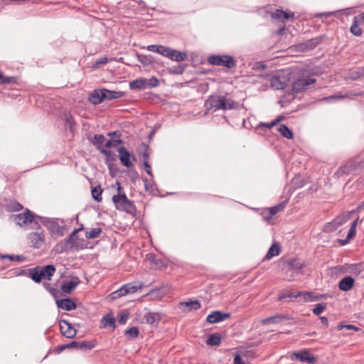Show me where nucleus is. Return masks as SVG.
<instances>
[{
    "label": "nucleus",
    "instance_id": "nucleus-1",
    "mask_svg": "<svg viewBox=\"0 0 364 364\" xmlns=\"http://www.w3.org/2000/svg\"><path fill=\"white\" fill-rule=\"evenodd\" d=\"M117 188V194L112 196V201L115 205V208L122 211L127 213H132L135 210V206L134 203L127 198L126 194L122 191V188L119 182H116Z\"/></svg>",
    "mask_w": 364,
    "mask_h": 364
},
{
    "label": "nucleus",
    "instance_id": "nucleus-45",
    "mask_svg": "<svg viewBox=\"0 0 364 364\" xmlns=\"http://www.w3.org/2000/svg\"><path fill=\"white\" fill-rule=\"evenodd\" d=\"M9 208L11 211H18L23 208V206L19 203L13 202L9 205Z\"/></svg>",
    "mask_w": 364,
    "mask_h": 364
},
{
    "label": "nucleus",
    "instance_id": "nucleus-28",
    "mask_svg": "<svg viewBox=\"0 0 364 364\" xmlns=\"http://www.w3.org/2000/svg\"><path fill=\"white\" fill-rule=\"evenodd\" d=\"M350 32L356 36H360L363 34V31L358 26V20L357 16L353 18V23L350 26Z\"/></svg>",
    "mask_w": 364,
    "mask_h": 364
},
{
    "label": "nucleus",
    "instance_id": "nucleus-35",
    "mask_svg": "<svg viewBox=\"0 0 364 364\" xmlns=\"http://www.w3.org/2000/svg\"><path fill=\"white\" fill-rule=\"evenodd\" d=\"M304 264L297 261H291L289 263V271L296 272V273H299L301 269L303 268Z\"/></svg>",
    "mask_w": 364,
    "mask_h": 364
},
{
    "label": "nucleus",
    "instance_id": "nucleus-19",
    "mask_svg": "<svg viewBox=\"0 0 364 364\" xmlns=\"http://www.w3.org/2000/svg\"><path fill=\"white\" fill-rule=\"evenodd\" d=\"M269 81L270 82L271 87L274 90H282L285 87V81L280 79L277 75H269Z\"/></svg>",
    "mask_w": 364,
    "mask_h": 364
},
{
    "label": "nucleus",
    "instance_id": "nucleus-61",
    "mask_svg": "<svg viewBox=\"0 0 364 364\" xmlns=\"http://www.w3.org/2000/svg\"><path fill=\"white\" fill-rule=\"evenodd\" d=\"M333 13H327V14H326L324 15L326 16H331V15H333Z\"/></svg>",
    "mask_w": 364,
    "mask_h": 364
},
{
    "label": "nucleus",
    "instance_id": "nucleus-14",
    "mask_svg": "<svg viewBox=\"0 0 364 364\" xmlns=\"http://www.w3.org/2000/svg\"><path fill=\"white\" fill-rule=\"evenodd\" d=\"M105 141V138L103 135L96 134L93 137L92 143L102 154L109 156L110 154V151H109L107 149L103 148L102 146Z\"/></svg>",
    "mask_w": 364,
    "mask_h": 364
},
{
    "label": "nucleus",
    "instance_id": "nucleus-37",
    "mask_svg": "<svg viewBox=\"0 0 364 364\" xmlns=\"http://www.w3.org/2000/svg\"><path fill=\"white\" fill-rule=\"evenodd\" d=\"M31 278L33 281H35L36 282H40L41 281L42 279H43V274L41 272V269H36L35 270H33L31 273Z\"/></svg>",
    "mask_w": 364,
    "mask_h": 364
},
{
    "label": "nucleus",
    "instance_id": "nucleus-7",
    "mask_svg": "<svg viewBox=\"0 0 364 364\" xmlns=\"http://www.w3.org/2000/svg\"><path fill=\"white\" fill-rule=\"evenodd\" d=\"M291 360H299L309 364H314L316 361V357L307 350L295 352L290 355Z\"/></svg>",
    "mask_w": 364,
    "mask_h": 364
},
{
    "label": "nucleus",
    "instance_id": "nucleus-12",
    "mask_svg": "<svg viewBox=\"0 0 364 364\" xmlns=\"http://www.w3.org/2000/svg\"><path fill=\"white\" fill-rule=\"evenodd\" d=\"M349 218H350V214L345 215V216L338 218L332 223L327 224L325 226V230L326 231H333V230H336L339 226L342 225L346 222H347L349 220Z\"/></svg>",
    "mask_w": 364,
    "mask_h": 364
},
{
    "label": "nucleus",
    "instance_id": "nucleus-2",
    "mask_svg": "<svg viewBox=\"0 0 364 364\" xmlns=\"http://www.w3.org/2000/svg\"><path fill=\"white\" fill-rule=\"evenodd\" d=\"M208 109L226 110L232 109L235 107V102L230 99L222 96L210 97L205 103Z\"/></svg>",
    "mask_w": 364,
    "mask_h": 364
},
{
    "label": "nucleus",
    "instance_id": "nucleus-48",
    "mask_svg": "<svg viewBox=\"0 0 364 364\" xmlns=\"http://www.w3.org/2000/svg\"><path fill=\"white\" fill-rule=\"evenodd\" d=\"M343 328H346L347 330H354V331L358 330V328L353 325L348 324V325H338V330H342Z\"/></svg>",
    "mask_w": 364,
    "mask_h": 364
},
{
    "label": "nucleus",
    "instance_id": "nucleus-21",
    "mask_svg": "<svg viewBox=\"0 0 364 364\" xmlns=\"http://www.w3.org/2000/svg\"><path fill=\"white\" fill-rule=\"evenodd\" d=\"M354 284V279L351 277H346L340 282L338 287L342 291H349Z\"/></svg>",
    "mask_w": 364,
    "mask_h": 364
},
{
    "label": "nucleus",
    "instance_id": "nucleus-62",
    "mask_svg": "<svg viewBox=\"0 0 364 364\" xmlns=\"http://www.w3.org/2000/svg\"><path fill=\"white\" fill-rule=\"evenodd\" d=\"M363 205H364V201H363Z\"/></svg>",
    "mask_w": 364,
    "mask_h": 364
},
{
    "label": "nucleus",
    "instance_id": "nucleus-24",
    "mask_svg": "<svg viewBox=\"0 0 364 364\" xmlns=\"http://www.w3.org/2000/svg\"><path fill=\"white\" fill-rule=\"evenodd\" d=\"M131 90H144L146 89V78H139L129 82Z\"/></svg>",
    "mask_w": 364,
    "mask_h": 364
},
{
    "label": "nucleus",
    "instance_id": "nucleus-27",
    "mask_svg": "<svg viewBox=\"0 0 364 364\" xmlns=\"http://www.w3.org/2000/svg\"><path fill=\"white\" fill-rule=\"evenodd\" d=\"M43 274V279H50L53 275L55 268L53 265H47L41 269Z\"/></svg>",
    "mask_w": 364,
    "mask_h": 364
},
{
    "label": "nucleus",
    "instance_id": "nucleus-54",
    "mask_svg": "<svg viewBox=\"0 0 364 364\" xmlns=\"http://www.w3.org/2000/svg\"><path fill=\"white\" fill-rule=\"evenodd\" d=\"M144 170L150 176H152V173H151V166H149V164H148L147 161H145L144 164Z\"/></svg>",
    "mask_w": 364,
    "mask_h": 364
},
{
    "label": "nucleus",
    "instance_id": "nucleus-53",
    "mask_svg": "<svg viewBox=\"0 0 364 364\" xmlns=\"http://www.w3.org/2000/svg\"><path fill=\"white\" fill-rule=\"evenodd\" d=\"M234 364H245L241 356L239 354L235 355Z\"/></svg>",
    "mask_w": 364,
    "mask_h": 364
},
{
    "label": "nucleus",
    "instance_id": "nucleus-32",
    "mask_svg": "<svg viewBox=\"0 0 364 364\" xmlns=\"http://www.w3.org/2000/svg\"><path fill=\"white\" fill-rule=\"evenodd\" d=\"M282 316L280 315H275L274 316H271L267 318H264L262 321V323L264 325H267L270 323H278L282 321Z\"/></svg>",
    "mask_w": 364,
    "mask_h": 364
},
{
    "label": "nucleus",
    "instance_id": "nucleus-23",
    "mask_svg": "<svg viewBox=\"0 0 364 364\" xmlns=\"http://www.w3.org/2000/svg\"><path fill=\"white\" fill-rule=\"evenodd\" d=\"M124 95L122 92L111 91L107 89H102V94L101 96L104 97V99L113 100L122 97Z\"/></svg>",
    "mask_w": 364,
    "mask_h": 364
},
{
    "label": "nucleus",
    "instance_id": "nucleus-13",
    "mask_svg": "<svg viewBox=\"0 0 364 364\" xmlns=\"http://www.w3.org/2000/svg\"><path fill=\"white\" fill-rule=\"evenodd\" d=\"M28 239L32 245L36 248L41 247L44 243V235L40 232H31Z\"/></svg>",
    "mask_w": 364,
    "mask_h": 364
},
{
    "label": "nucleus",
    "instance_id": "nucleus-50",
    "mask_svg": "<svg viewBox=\"0 0 364 364\" xmlns=\"http://www.w3.org/2000/svg\"><path fill=\"white\" fill-rule=\"evenodd\" d=\"M64 117H65V119L67 122V123H68L70 124V127H72L73 124L74 122L73 116L70 113H65Z\"/></svg>",
    "mask_w": 364,
    "mask_h": 364
},
{
    "label": "nucleus",
    "instance_id": "nucleus-16",
    "mask_svg": "<svg viewBox=\"0 0 364 364\" xmlns=\"http://www.w3.org/2000/svg\"><path fill=\"white\" fill-rule=\"evenodd\" d=\"M80 279L77 277L73 278L69 281L63 282L61 286V289L65 293H70L79 284Z\"/></svg>",
    "mask_w": 364,
    "mask_h": 364
},
{
    "label": "nucleus",
    "instance_id": "nucleus-9",
    "mask_svg": "<svg viewBox=\"0 0 364 364\" xmlns=\"http://www.w3.org/2000/svg\"><path fill=\"white\" fill-rule=\"evenodd\" d=\"M60 328L62 334L67 338H73L76 334L75 329L65 320L60 321Z\"/></svg>",
    "mask_w": 364,
    "mask_h": 364
},
{
    "label": "nucleus",
    "instance_id": "nucleus-46",
    "mask_svg": "<svg viewBox=\"0 0 364 364\" xmlns=\"http://www.w3.org/2000/svg\"><path fill=\"white\" fill-rule=\"evenodd\" d=\"M280 121V118H277L275 120L271 122H268V123H261L260 124V126L261 127H264L269 129H272L273 127H274L275 125H277L279 122Z\"/></svg>",
    "mask_w": 364,
    "mask_h": 364
},
{
    "label": "nucleus",
    "instance_id": "nucleus-4",
    "mask_svg": "<svg viewBox=\"0 0 364 364\" xmlns=\"http://www.w3.org/2000/svg\"><path fill=\"white\" fill-rule=\"evenodd\" d=\"M143 287L141 282H134L123 285L118 290L112 292L109 296L111 299H117L121 296H124L129 294H134L137 290L141 289Z\"/></svg>",
    "mask_w": 364,
    "mask_h": 364
},
{
    "label": "nucleus",
    "instance_id": "nucleus-60",
    "mask_svg": "<svg viewBox=\"0 0 364 364\" xmlns=\"http://www.w3.org/2000/svg\"><path fill=\"white\" fill-rule=\"evenodd\" d=\"M361 20H362L363 23H364V12L361 15Z\"/></svg>",
    "mask_w": 364,
    "mask_h": 364
},
{
    "label": "nucleus",
    "instance_id": "nucleus-3",
    "mask_svg": "<svg viewBox=\"0 0 364 364\" xmlns=\"http://www.w3.org/2000/svg\"><path fill=\"white\" fill-rule=\"evenodd\" d=\"M42 224L48 229L53 237L58 238L64 235L63 221L56 218H43Z\"/></svg>",
    "mask_w": 364,
    "mask_h": 364
},
{
    "label": "nucleus",
    "instance_id": "nucleus-31",
    "mask_svg": "<svg viewBox=\"0 0 364 364\" xmlns=\"http://www.w3.org/2000/svg\"><path fill=\"white\" fill-rule=\"evenodd\" d=\"M144 318L148 323L153 324L154 323L159 321L161 317L159 314L149 312L145 315Z\"/></svg>",
    "mask_w": 364,
    "mask_h": 364
},
{
    "label": "nucleus",
    "instance_id": "nucleus-33",
    "mask_svg": "<svg viewBox=\"0 0 364 364\" xmlns=\"http://www.w3.org/2000/svg\"><path fill=\"white\" fill-rule=\"evenodd\" d=\"M220 342L221 338L219 335L212 334L208 338L206 344L209 346H218Z\"/></svg>",
    "mask_w": 364,
    "mask_h": 364
},
{
    "label": "nucleus",
    "instance_id": "nucleus-22",
    "mask_svg": "<svg viewBox=\"0 0 364 364\" xmlns=\"http://www.w3.org/2000/svg\"><path fill=\"white\" fill-rule=\"evenodd\" d=\"M272 17L273 18L282 20L284 22L285 20L293 18L294 13H289L282 10L277 9L275 11L272 13Z\"/></svg>",
    "mask_w": 364,
    "mask_h": 364
},
{
    "label": "nucleus",
    "instance_id": "nucleus-40",
    "mask_svg": "<svg viewBox=\"0 0 364 364\" xmlns=\"http://www.w3.org/2000/svg\"><path fill=\"white\" fill-rule=\"evenodd\" d=\"M284 208V203H280L278 205H276V206L271 207V208H268V212L269 213V214L271 215H274L276 213H277L278 212H279L282 210H283Z\"/></svg>",
    "mask_w": 364,
    "mask_h": 364
},
{
    "label": "nucleus",
    "instance_id": "nucleus-10",
    "mask_svg": "<svg viewBox=\"0 0 364 364\" xmlns=\"http://www.w3.org/2000/svg\"><path fill=\"white\" fill-rule=\"evenodd\" d=\"M230 317L229 314L222 313L219 311H215L209 314L206 318L207 321L210 323H215Z\"/></svg>",
    "mask_w": 364,
    "mask_h": 364
},
{
    "label": "nucleus",
    "instance_id": "nucleus-25",
    "mask_svg": "<svg viewBox=\"0 0 364 364\" xmlns=\"http://www.w3.org/2000/svg\"><path fill=\"white\" fill-rule=\"evenodd\" d=\"M102 94V89L100 90L94 91L90 97V101L93 105H98L102 102L104 97L101 96Z\"/></svg>",
    "mask_w": 364,
    "mask_h": 364
},
{
    "label": "nucleus",
    "instance_id": "nucleus-51",
    "mask_svg": "<svg viewBox=\"0 0 364 364\" xmlns=\"http://www.w3.org/2000/svg\"><path fill=\"white\" fill-rule=\"evenodd\" d=\"M13 77H6L0 72V84L9 83L12 81Z\"/></svg>",
    "mask_w": 364,
    "mask_h": 364
},
{
    "label": "nucleus",
    "instance_id": "nucleus-55",
    "mask_svg": "<svg viewBox=\"0 0 364 364\" xmlns=\"http://www.w3.org/2000/svg\"><path fill=\"white\" fill-rule=\"evenodd\" d=\"M4 258H8L11 261H14V260H19L20 257L18 256H14V255H4L3 257Z\"/></svg>",
    "mask_w": 364,
    "mask_h": 364
},
{
    "label": "nucleus",
    "instance_id": "nucleus-11",
    "mask_svg": "<svg viewBox=\"0 0 364 364\" xmlns=\"http://www.w3.org/2000/svg\"><path fill=\"white\" fill-rule=\"evenodd\" d=\"M118 152L122 164L127 168L132 167L133 164L130 160V153L124 147H120Z\"/></svg>",
    "mask_w": 364,
    "mask_h": 364
},
{
    "label": "nucleus",
    "instance_id": "nucleus-42",
    "mask_svg": "<svg viewBox=\"0 0 364 364\" xmlns=\"http://www.w3.org/2000/svg\"><path fill=\"white\" fill-rule=\"evenodd\" d=\"M326 309V305L323 304H317L313 309V312L316 315H320Z\"/></svg>",
    "mask_w": 364,
    "mask_h": 364
},
{
    "label": "nucleus",
    "instance_id": "nucleus-44",
    "mask_svg": "<svg viewBox=\"0 0 364 364\" xmlns=\"http://www.w3.org/2000/svg\"><path fill=\"white\" fill-rule=\"evenodd\" d=\"M170 49L171 48L168 47L161 45L158 50V53L168 58Z\"/></svg>",
    "mask_w": 364,
    "mask_h": 364
},
{
    "label": "nucleus",
    "instance_id": "nucleus-49",
    "mask_svg": "<svg viewBox=\"0 0 364 364\" xmlns=\"http://www.w3.org/2000/svg\"><path fill=\"white\" fill-rule=\"evenodd\" d=\"M127 319H128V314H125V313H122L119 314L118 321L120 323L124 324L127 322Z\"/></svg>",
    "mask_w": 364,
    "mask_h": 364
},
{
    "label": "nucleus",
    "instance_id": "nucleus-17",
    "mask_svg": "<svg viewBox=\"0 0 364 364\" xmlns=\"http://www.w3.org/2000/svg\"><path fill=\"white\" fill-rule=\"evenodd\" d=\"M58 308L65 310L71 311L76 309V304L70 299H63L56 301Z\"/></svg>",
    "mask_w": 364,
    "mask_h": 364
},
{
    "label": "nucleus",
    "instance_id": "nucleus-36",
    "mask_svg": "<svg viewBox=\"0 0 364 364\" xmlns=\"http://www.w3.org/2000/svg\"><path fill=\"white\" fill-rule=\"evenodd\" d=\"M102 190L100 187H95L92 190V198L97 202H100L102 200Z\"/></svg>",
    "mask_w": 364,
    "mask_h": 364
},
{
    "label": "nucleus",
    "instance_id": "nucleus-26",
    "mask_svg": "<svg viewBox=\"0 0 364 364\" xmlns=\"http://www.w3.org/2000/svg\"><path fill=\"white\" fill-rule=\"evenodd\" d=\"M280 252V246L278 243H274L270 248L269 249L265 258L267 259H270L274 256H277L279 254Z\"/></svg>",
    "mask_w": 364,
    "mask_h": 364
},
{
    "label": "nucleus",
    "instance_id": "nucleus-6",
    "mask_svg": "<svg viewBox=\"0 0 364 364\" xmlns=\"http://www.w3.org/2000/svg\"><path fill=\"white\" fill-rule=\"evenodd\" d=\"M315 82L316 79L312 77L299 78L292 84V90L295 93L303 92L308 90L309 85Z\"/></svg>",
    "mask_w": 364,
    "mask_h": 364
},
{
    "label": "nucleus",
    "instance_id": "nucleus-18",
    "mask_svg": "<svg viewBox=\"0 0 364 364\" xmlns=\"http://www.w3.org/2000/svg\"><path fill=\"white\" fill-rule=\"evenodd\" d=\"M187 54L185 52L178 51L174 49H170L168 58L171 60L176 62L183 61L187 59Z\"/></svg>",
    "mask_w": 364,
    "mask_h": 364
},
{
    "label": "nucleus",
    "instance_id": "nucleus-8",
    "mask_svg": "<svg viewBox=\"0 0 364 364\" xmlns=\"http://www.w3.org/2000/svg\"><path fill=\"white\" fill-rule=\"evenodd\" d=\"M12 220H14L18 225L23 226L31 223L33 220V215L29 210H26L24 213L13 215L11 216Z\"/></svg>",
    "mask_w": 364,
    "mask_h": 364
},
{
    "label": "nucleus",
    "instance_id": "nucleus-34",
    "mask_svg": "<svg viewBox=\"0 0 364 364\" xmlns=\"http://www.w3.org/2000/svg\"><path fill=\"white\" fill-rule=\"evenodd\" d=\"M101 232L102 229L100 228H92L86 231L85 236L87 238L94 239L97 237Z\"/></svg>",
    "mask_w": 364,
    "mask_h": 364
},
{
    "label": "nucleus",
    "instance_id": "nucleus-57",
    "mask_svg": "<svg viewBox=\"0 0 364 364\" xmlns=\"http://www.w3.org/2000/svg\"><path fill=\"white\" fill-rule=\"evenodd\" d=\"M320 318H321V322H322L323 324L326 325V324L328 323V319H327V318H326V317H324V316H323V317H321Z\"/></svg>",
    "mask_w": 364,
    "mask_h": 364
},
{
    "label": "nucleus",
    "instance_id": "nucleus-5",
    "mask_svg": "<svg viewBox=\"0 0 364 364\" xmlns=\"http://www.w3.org/2000/svg\"><path fill=\"white\" fill-rule=\"evenodd\" d=\"M211 65H223L228 68H232L235 65V62L230 55H212L208 59Z\"/></svg>",
    "mask_w": 364,
    "mask_h": 364
},
{
    "label": "nucleus",
    "instance_id": "nucleus-52",
    "mask_svg": "<svg viewBox=\"0 0 364 364\" xmlns=\"http://www.w3.org/2000/svg\"><path fill=\"white\" fill-rule=\"evenodd\" d=\"M161 45H150L146 47V49L151 52H155L158 53Z\"/></svg>",
    "mask_w": 364,
    "mask_h": 364
},
{
    "label": "nucleus",
    "instance_id": "nucleus-29",
    "mask_svg": "<svg viewBox=\"0 0 364 364\" xmlns=\"http://www.w3.org/2000/svg\"><path fill=\"white\" fill-rule=\"evenodd\" d=\"M278 131L287 139H291L294 136L293 132L284 124H280Z\"/></svg>",
    "mask_w": 364,
    "mask_h": 364
},
{
    "label": "nucleus",
    "instance_id": "nucleus-30",
    "mask_svg": "<svg viewBox=\"0 0 364 364\" xmlns=\"http://www.w3.org/2000/svg\"><path fill=\"white\" fill-rule=\"evenodd\" d=\"M181 306L186 307L188 311L197 310L200 308V304L198 301L182 302Z\"/></svg>",
    "mask_w": 364,
    "mask_h": 364
},
{
    "label": "nucleus",
    "instance_id": "nucleus-56",
    "mask_svg": "<svg viewBox=\"0 0 364 364\" xmlns=\"http://www.w3.org/2000/svg\"><path fill=\"white\" fill-rule=\"evenodd\" d=\"M76 345H77V343H76V342H75V341H73V342L70 343V344H68V345H66V346H62L61 349H65V348H73V347L76 346Z\"/></svg>",
    "mask_w": 364,
    "mask_h": 364
},
{
    "label": "nucleus",
    "instance_id": "nucleus-15",
    "mask_svg": "<svg viewBox=\"0 0 364 364\" xmlns=\"http://www.w3.org/2000/svg\"><path fill=\"white\" fill-rule=\"evenodd\" d=\"M361 221L362 220H359L358 218H356L351 223L350 228L348 230L346 239L339 240V242L341 243V245H345L346 244L348 243L351 239L353 238V237L355 236V232H356V226H357L358 222H361Z\"/></svg>",
    "mask_w": 364,
    "mask_h": 364
},
{
    "label": "nucleus",
    "instance_id": "nucleus-38",
    "mask_svg": "<svg viewBox=\"0 0 364 364\" xmlns=\"http://www.w3.org/2000/svg\"><path fill=\"white\" fill-rule=\"evenodd\" d=\"M159 84V80L155 77H152L150 79H146V88H151L158 86Z\"/></svg>",
    "mask_w": 364,
    "mask_h": 364
},
{
    "label": "nucleus",
    "instance_id": "nucleus-41",
    "mask_svg": "<svg viewBox=\"0 0 364 364\" xmlns=\"http://www.w3.org/2000/svg\"><path fill=\"white\" fill-rule=\"evenodd\" d=\"M120 144H122V141L119 139H110L106 141L105 147L107 149L117 147Z\"/></svg>",
    "mask_w": 364,
    "mask_h": 364
},
{
    "label": "nucleus",
    "instance_id": "nucleus-58",
    "mask_svg": "<svg viewBox=\"0 0 364 364\" xmlns=\"http://www.w3.org/2000/svg\"><path fill=\"white\" fill-rule=\"evenodd\" d=\"M346 168L344 166V167H343V168H341V171H342V172H343V173H348L349 171H348V170H346Z\"/></svg>",
    "mask_w": 364,
    "mask_h": 364
},
{
    "label": "nucleus",
    "instance_id": "nucleus-43",
    "mask_svg": "<svg viewBox=\"0 0 364 364\" xmlns=\"http://www.w3.org/2000/svg\"><path fill=\"white\" fill-rule=\"evenodd\" d=\"M126 334L131 338H136L139 334V330L136 327H132L126 331Z\"/></svg>",
    "mask_w": 364,
    "mask_h": 364
},
{
    "label": "nucleus",
    "instance_id": "nucleus-20",
    "mask_svg": "<svg viewBox=\"0 0 364 364\" xmlns=\"http://www.w3.org/2000/svg\"><path fill=\"white\" fill-rule=\"evenodd\" d=\"M294 297H299V301H314L318 299V296H314L312 292L310 291H304V292H298L296 294L292 295Z\"/></svg>",
    "mask_w": 364,
    "mask_h": 364
},
{
    "label": "nucleus",
    "instance_id": "nucleus-47",
    "mask_svg": "<svg viewBox=\"0 0 364 364\" xmlns=\"http://www.w3.org/2000/svg\"><path fill=\"white\" fill-rule=\"evenodd\" d=\"M107 62L108 58L107 57H102L95 62L94 67L98 68L100 65L106 64Z\"/></svg>",
    "mask_w": 364,
    "mask_h": 364
},
{
    "label": "nucleus",
    "instance_id": "nucleus-39",
    "mask_svg": "<svg viewBox=\"0 0 364 364\" xmlns=\"http://www.w3.org/2000/svg\"><path fill=\"white\" fill-rule=\"evenodd\" d=\"M102 322L105 326L114 327L115 320L112 316H105L102 319Z\"/></svg>",
    "mask_w": 364,
    "mask_h": 364
},
{
    "label": "nucleus",
    "instance_id": "nucleus-59",
    "mask_svg": "<svg viewBox=\"0 0 364 364\" xmlns=\"http://www.w3.org/2000/svg\"><path fill=\"white\" fill-rule=\"evenodd\" d=\"M114 135H117V132H110V133L108 134V136H114Z\"/></svg>",
    "mask_w": 364,
    "mask_h": 364
}]
</instances>
